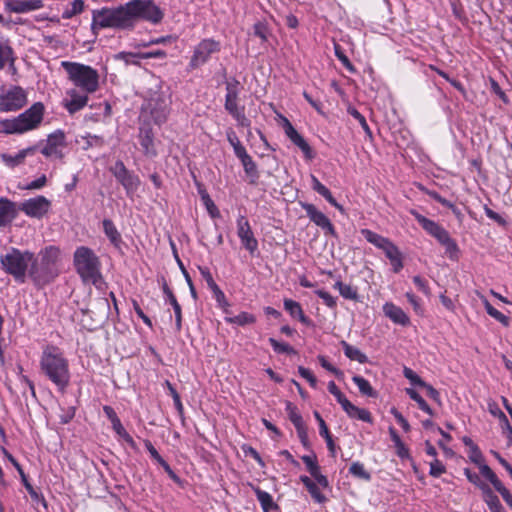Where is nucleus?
<instances>
[{"mask_svg":"<svg viewBox=\"0 0 512 512\" xmlns=\"http://www.w3.org/2000/svg\"><path fill=\"white\" fill-rule=\"evenodd\" d=\"M40 367L45 376L64 393L70 382L67 359L58 347L48 346L42 353Z\"/></svg>","mask_w":512,"mask_h":512,"instance_id":"obj_1","label":"nucleus"},{"mask_svg":"<svg viewBox=\"0 0 512 512\" xmlns=\"http://www.w3.org/2000/svg\"><path fill=\"white\" fill-rule=\"evenodd\" d=\"M102 28L132 29L133 21L127 3L116 8L93 10L91 30L97 35V30Z\"/></svg>","mask_w":512,"mask_h":512,"instance_id":"obj_2","label":"nucleus"},{"mask_svg":"<svg viewBox=\"0 0 512 512\" xmlns=\"http://www.w3.org/2000/svg\"><path fill=\"white\" fill-rule=\"evenodd\" d=\"M73 264L84 283L96 285L102 279L100 261L92 249L86 246L78 247L74 252Z\"/></svg>","mask_w":512,"mask_h":512,"instance_id":"obj_3","label":"nucleus"},{"mask_svg":"<svg viewBox=\"0 0 512 512\" xmlns=\"http://www.w3.org/2000/svg\"><path fill=\"white\" fill-rule=\"evenodd\" d=\"M32 260L33 252L20 251L17 248H11L7 254L0 256L2 269L19 283L25 282L29 262Z\"/></svg>","mask_w":512,"mask_h":512,"instance_id":"obj_4","label":"nucleus"},{"mask_svg":"<svg viewBox=\"0 0 512 512\" xmlns=\"http://www.w3.org/2000/svg\"><path fill=\"white\" fill-rule=\"evenodd\" d=\"M62 66L68 73L70 80L86 93H93L98 89L99 74L94 68L68 61L62 62Z\"/></svg>","mask_w":512,"mask_h":512,"instance_id":"obj_5","label":"nucleus"},{"mask_svg":"<svg viewBox=\"0 0 512 512\" xmlns=\"http://www.w3.org/2000/svg\"><path fill=\"white\" fill-rule=\"evenodd\" d=\"M417 219L418 224L421 225L424 231L445 248V253L449 259L457 260L459 258L460 250L457 242L450 236L449 232L443 226L420 214H418Z\"/></svg>","mask_w":512,"mask_h":512,"instance_id":"obj_6","label":"nucleus"},{"mask_svg":"<svg viewBox=\"0 0 512 512\" xmlns=\"http://www.w3.org/2000/svg\"><path fill=\"white\" fill-rule=\"evenodd\" d=\"M127 8L130 10L133 26L137 19L158 24L164 17V12L153 0H131L127 3Z\"/></svg>","mask_w":512,"mask_h":512,"instance_id":"obj_7","label":"nucleus"},{"mask_svg":"<svg viewBox=\"0 0 512 512\" xmlns=\"http://www.w3.org/2000/svg\"><path fill=\"white\" fill-rule=\"evenodd\" d=\"M58 268H49L33 254V260L29 262L28 276L38 288L50 284L58 276Z\"/></svg>","mask_w":512,"mask_h":512,"instance_id":"obj_8","label":"nucleus"},{"mask_svg":"<svg viewBox=\"0 0 512 512\" xmlns=\"http://www.w3.org/2000/svg\"><path fill=\"white\" fill-rule=\"evenodd\" d=\"M27 103V94L20 86H12L0 94V112L17 111Z\"/></svg>","mask_w":512,"mask_h":512,"instance_id":"obj_9","label":"nucleus"},{"mask_svg":"<svg viewBox=\"0 0 512 512\" xmlns=\"http://www.w3.org/2000/svg\"><path fill=\"white\" fill-rule=\"evenodd\" d=\"M109 171L123 186L128 196L136 192L140 185V180L137 175L126 168L121 160L116 161L115 164L109 168Z\"/></svg>","mask_w":512,"mask_h":512,"instance_id":"obj_10","label":"nucleus"},{"mask_svg":"<svg viewBox=\"0 0 512 512\" xmlns=\"http://www.w3.org/2000/svg\"><path fill=\"white\" fill-rule=\"evenodd\" d=\"M221 49L219 41L208 38L203 39L194 49L193 55L189 62L191 69H196L201 65L205 64L210 56L214 53H218Z\"/></svg>","mask_w":512,"mask_h":512,"instance_id":"obj_11","label":"nucleus"},{"mask_svg":"<svg viewBox=\"0 0 512 512\" xmlns=\"http://www.w3.org/2000/svg\"><path fill=\"white\" fill-rule=\"evenodd\" d=\"M44 110L45 108L43 103L36 102L25 112L21 113L17 117V121L19 126H21L22 131L26 132L37 128L42 122Z\"/></svg>","mask_w":512,"mask_h":512,"instance_id":"obj_12","label":"nucleus"},{"mask_svg":"<svg viewBox=\"0 0 512 512\" xmlns=\"http://www.w3.org/2000/svg\"><path fill=\"white\" fill-rule=\"evenodd\" d=\"M302 208L306 211L307 216L310 220L324 230L326 235L333 237L337 236L334 226L332 225L329 218L321 211H319L315 205L310 203L301 202Z\"/></svg>","mask_w":512,"mask_h":512,"instance_id":"obj_13","label":"nucleus"},{"mask_svg":"<svg viewBox=\"0 0 512 512\" xmlns=\"http://www.w3.org/2000/svg\"><path fill=\"white\" fill-rule=\"evenodd\" d=\"M50 206L51 202L46 197L37 196L21 203L19 209L27 216L39 219L48 212Z\"/></svg>","mask_w":512,"mask_h":512,"instance_id":"obj_14","label":"nucleus"},{"mask_svg":"<svg viewBox=\"0 0 512 512\" xmlns=\"http://www.w3.org/2000/svg\"><path fill=\"white\" fill-rule=\"evenodd\" d=\"M147 108L156 124L160 125L166 121L169 112L168 102L162 94L155 93L148 100Z\"/></svg>","mask_w":512,"mask_h":512,"instance_id":"obj_15","label":"nucleus"},{"mask_svg":"<svg viewBox=\"0 0 512 512\" xmlns=\"http://www.w3.org/2000/svg\"><path fill=\"white\" fill-rule=\"evenodd\" d=\"M237 235L245 249L251 254H254L258 249V241L254 237L249 221L243 215L239 216L237 219Z\"/></svg>","mask_w":512,"mask_h":512,"instance_id":"obj_16","label":"nucleus"},{"mask_svg":"<svg viewBox=\"0 0 512 512\" xmlns=\"http://www.w3.org/2000/svg\"><path fill=\"white\" fill-rule=\"evenodd\" d=\"M65 134L62 130H56L48 135L46 145L41 149V153L46 157L55 156L63 158L64 155L59 147H65Z\"/></svg>","mask_w":512,"mask_h":512,"instance_id":"obj_17","label":"nucleus"},{"mask_svg":"<svg viewBox=\"0 0 512 512\" xmlns=\"http://www.w3.org/2000/svg\"><path fill=\"white\" fill-rule=\"evenodd\" d=\"M44 6L42 0H6L5 9L14 13H26Z\"/></svg>","mask_w":512,"mask_h":512,"instance_id":"obj_18","label":"nucleus"},{"mask_svg":"<svg viewBox=\"0 0 512 512\" xmlns=\"http://www.w3.org/2000/svg\"><path fill=\"white\" fill-rule=\"evenodd\" d=\"M19 207L8 198H0V227H6L18 216Z\"/></svg>","mask_w":512,"mask_h":512,"instance_id":"obj_19","label":"nucleus"},{"mask_svg":"<svg viewBox=\"0 0 512 512\" xmlns=\"http://www.w3.org/2000/svg\"><path fill=\"white\" fill-rule=\"evenodd\" d=\"M226 84V96H225V104L224 107L226 111L232 112L238 107V96H239V86L240 82L236 78H232L225 82Z\"/></svg>","mask_w":512,"mask_h":512,"instance_id":"obj_20","label":"nucleus"},{"mask_svg":"<svg viewBox=\"0 0 512 512\" xmlns=\"http://www.w3.org/2000/svg\"><path fill=\"white\" fill-rule=\"evenodd\" d=\"M139 139L144 154L147 157H155L157 155V151L154 146V134L150 126L145 125L140 127Z\"/></svg>","mask_w":512,"mask_h":512,"instance_id":"obj_21","label":"nucleus"},{"mask_svg":"<svg viewBox=\"0 0 512 512\" xmlns=\"http://www.w3.org/2000/svg\"><path fill=\"white\" fill-rule=\"evenodd\" d=\"M144 444H145V447L146 449L148 450V452L150 453L151 457L157 461V463L159 465H161L163 467V469L165 470V472L168 474V476L170 477V479H172L175 483H180L181 480L179 478V476L172 470V468L170 467V465L162 458V456L158 453V451L155 449V447L153 446V444L151 443V441L149 440H145L144 441Z\"/></svg>","mask_w":512,"mask_h":512,"instance_id":"obj_22","label":"nucleus"},{"mask_svg":"<svg viewBox=\"0 0 512 512\" xmlns=\"http://www.w3.org/2000/svg\"><path fill=\"white\" fill-rule=\"evenodd\" d=\"M162 280H163L162 290H163L164 294L167 296L169 303L173 307V310H174V313H175L176 331L179 332L181 330V328H182V311H181V306L178 303V301H177L175 295L173 294L172 290L169 288L166 280L164 278H162Z\"/></svg>","mask_w":512,"mask_h":512,"instance_id":"obj_23","label":"nucleus"},{"mask_svg":"<svg viewBox=\"0 0 512 512\" xmlns=\"http://www.w3.org/2000/svg\"><path fill=\"white\" fill-rule=\"evenodd\" d=\"M383 312L386 317H388L396 324L405 326L410 322L409 317L406 315V313L400 307L394 305L393 303H386L383 306Z\"/></svg>","mask_w":512,"mask_h":512,"instance_id":"obj_24","label":"nucleus"},{"mask_svg":"<svg viewBox=\"0 0 512 512\" xmlns=\"http://www.w3.org/2000/svg\"><path fill=\"white\" fill-rule=\"evenodd\" d=\"M284 308L291 317L297 318L302 324L306 326L313 325L312 321L304 314L302 307L298 302L292 299H285Z\"/></svg>","mask_w":512,"mask_h":512,"instance_id":"obj_25","label":"nucleus"},{"mask_svg":"<svg viewBox=\"0 0 512 512\" xmlns=\"http://www.w3.org/2000/svg\"><path fill=\"white\" fill-rule=\"evenodd\" d=\"M382 250L384 251L386 257L390 260L391 265L393 266V271L395 273L399 272L402 269L403 264L398 248L391 241H389V243L384 248H382Z\"/></svg>","mask_w":512,"mask_h":512,"instance_id":"obj_26","label":"nucleus"},{"mask_svg":"<svg viewBox=\"0 0 512 512\" xmlns=\"http://www.w3.org/2000/svg\"><path fill=\"white\" fill-rule=\"evenodd\" d=\"M39 256L38 260L43 264L48 265L49 268H57L60 250L55 246H48L40 252Z\"/></svg>","mask_w":512,"mask_h":512,"instance_id":"obj_27","label":"nucleus"},{"mask_svg":"<svg viewBox=\"0 0 512 512\" xmlns=\"http://www.w3.org/2000/svg\"><path fill=\"white\" fill-rule=\"evenodd\" d=\"M483 493V500L489 507L491 512H502L503 506L498 498V496L493 492V490L489 486H485Z\"/></svg>","mask_w":512,"mask_h":512,"instance_id":"obj_28","label":"nucleus"},{"mask_svg":"<svg viewBox=\"0 0 512 512\" xmlns=\"http://www.w3.org/2000/svg\"><path fill=\"white\" fill-rule=\"evenodd\" d=\"M241 164L244 168L247 177L249 178V183L252 185L257 184L260 175L257 169V165L253 161L252 157L250 155L246 158L244 157V159L241 160Z\"/></svg>","mask_w":512,"mask_h":512,"instance_id":"obj_29","label":"nucleus"},{"mask_svg":"<svg viewBox=\"0 0 512 512\" xmlns=\"http://www.w3.org/2000/svg\"><path fill=\"white\" fill-rule=\"evenodd\" d=\"M350 418L359 419L361 421L371 423L372 416L367 409H362L350 403L349 406L344 410Z\"/></svg>","mask_w":512,"mask_h":512,"instance_id":"obj_30","label":"nucleus"},{"mask_svg":"<svg viewBox=\"0 0 512 512\" xmlns=\"http://www.w3.org/2000/svg\"><path fill=\"white\" fill-rule=\"evenodd\" d=\"M87 101V95H78L76 92H73L71 94V100L66 103L65 107L67 108L70 114H74L75 112L85 107Z\"/></svg>","mask_w":512,"mask_h":512,"instance_id":"obj_31","label":"nucleus"},{"mask_svg":"<svg viewBox=\"0 0 512 512\" xmlns=\"http://www.w3.org/2000/svg\"><path fill=\"white\" fill-rule=\"evenodd\" d=\"M341 345L344 350V354L351 360H356L361 364L368 362V357L362 353L358 348L348 344L346 341H342Z\"/></svg>","mask_w":512,"mask_h":512,"instance_id":"obj_32","label":"nucleus"},{"mask_svg":"<svg viewBox=\"0 0 512 512\" xmlns=\"http://www.w3.org/2000/svg\"><path fill=\"white\" fill-rule=\"evenodd\" d=\"M418 392H421L422 395L431 399L437 404H441L439 392L433 386L423 381L420 377H418Z\"/></svg>","mask_w":512,"mask_h":512,"instance_id":"obj_33","label":"nucleus"},{"mask_svg":"<svg viewBox=\"0 0 512 512\" xmlns=\"http://www.w3.org/2000/svg\"><path fill=\"white\" fill-rule=\"evenodd\" d=\"M283 129L286 136L290 139V141L299 147L306 140L298 133V131L293 127L291 122L287 118H283Z\"/></svg>","mask_w":512,"mask_h":512,"instance_id":"obj_34","label":"nucleus"},{"mask_svg":"<svg viewBox=\"0 0 512 512\" xmlns=\"http://www.w3.org/2000/svg\"><path fill=\"white\" fill-rule=\"evenodd\" d=\"M102 224L105 235L109 238L112 244L118 246L121 243V235L113 221L110 219H104Z\"/></svg>","mask_w":512,"mask_h":512,"instance_id":"obj_35","label":"nucleus"},{"mask_svg":"<svg viewBox=\"0 0 512 512\" xmlns=\"http://www.w3.org/2000/svg\"><path fill=\"white\" fill-rule=\"evenodd\" d=\"M334 288L339 290L340 295L349 300L360 301V296L358 294L357 288L352 287L351 285L344 284L342 281H337L334 284Z\"/></svg>","mask_w":512,"mask_h":512,"instance_id":"obj_36","label":"nucleus"},{"mask_svg":"<svg viewBox=\"0 0 512 512\" xmlns=\"http://www.w3.org/2000/svg\"><path fill=\"white\" fill-rule=\"evenodd\" d=\"M361 233L369 243L380 249L384 248L390 241L388 238H385L369 229H363Z\"/></svg>","mask_w":512,"mask_h":512,"instance_id":"obj_37","label":"nucleus"},{"mask_svg":"<svg viewBox=\"0 0 512 512\" xmlns=\"http://www.w3.org/2000/svg\"><path fill=\"white\" fill-rule=\"evenodd\" d=\"M352 380L358 386L361 394L372 398L377 397V392L372 388L369 381H367L365 378L359 375H355L353 376Z\"/></svg>","mask_w":512,"mask_h":512,"instance_id":"obj_38","label":"nucleus"},{"mask_svg":"<svg viewBox=\"0 0 512 512\" xmlns=\"http://www.w3.org/2000/svg\"><path fill=\"white\" fill-rule=\"evenodd\" d=\"M13 54V49L8 44L0 41V70L5 67L7 62H9L10 66H13L15 62Z\"/></svg>","mask_w":512,"mask_h":512,"instance_id":"obj_39","label":"nucleus"},{"mask_svg":"<svg viewBox=\"0 0 512 512\" xmlns=\"http://www.w3.org/2000/svg\"><path fill=\"white\" fill-rule=\"evenodd\" d=\"M113 430L116 434L122 438L132 449H136V443L133 438L129 435V433L123 427L120 419L116 420V422L111 423Z\"/></svg>","mask_w":512,"mask_h":512,"instance_id":"obj_40","label":"nucleus"},{"mask_svg":"<svg viewBox=\"0 0 512 512\" xmlns=\"http://www.w3.org/2000/svg\"><path fill=\"white\" fill-rule=\"evenodd\" d=\"M484 306L487 314L493 317L495 320L499 321L504 326H509L510 319L505 316L503 313L494 308L488 300L484 301Z\"/></svg>","mask_w":512,"mask_h":512,"instance_id":"obj_41","label":"nucleus"},{"mask_svg":"<svg viewBox=\"0 0 512 512\" xmlns=\"http://www.w3.org/2000/svg\"><path fill=\"white\" fill-rule=\"evenodd\" d=\"M172 245V248H173V252H174V255H175V258H176V261L179 265V268L181 269L182 273H183V276L189 286V289H190V293H191V296L194 298V299H197V292H196V289L194 287V284H193V281L188 273V271L186 270V268L184 267L182 261L180 260L179 256L177 255V251H176V248H175V245L173 243H171Z\"/></svg>","mask_w":512,"mask_h":512,"instance_id":"obj_42","label":"nucleus"},{"mask_svg":"<svg viewBox=\"0 0 512 512\" xmlns=\"http://www.w3.org/2000/svg\"><path fill=\"white\" fill-rule=\"evenodd\" d=\"M2 132L6 134H20L23 133L21 126L17 121V117L14 119H5L0 121Z\"/></svg>","mask_w":512,"mask_h":512,"instance_id":"obj_43","label":"nucleus"},{"mask_svg":"<svg viewBox=\"0 0 512 512\" xmlns=\"http://www.w3.org/2000/svg\"><path fill=\"white\" fill-rule=\"evenodd\" d=\"M286 411L296 429L305 425L302 416L297 412V408L293 403L286 402Z\"/></svg>","mask_w":512,"mask_h":512,"instance_id":"obj_44","label":"nucleus"},{"mask_svg":"<svg viewBox=\"0 0 512 512\" xmlns=\"http://www.w3.org/2000/svg\"><path fill=\"white\" fill-rule=\"evenodd\" d=\"M225 321L231 324H237L240 326H244L247 324H252L255 322V317L252 314L247 312H242L234 317H226Z\"/></svg>","mask_w":512,"mask_h":512,"instance_id":"obj_45","label":"nucleus"},{"mask_svg":"<svg viewBox=\"0 0 512 512\" xmlns=\"http://www.w3.org/2000/svg\"><path fill=\"white\" fill-rule=\"evenodd\" d=\"M481 475L486 478L495 488L500 487L502 485V482L498 479L497 475L492 471V469L486 465L482 464L479 466Z\"/></svg>","mask_w":512,"mask_h":512,"instance_id":"obj_46","label":"nucleus"},{"mask_svg":"<svg viewBox=\"0 0 512 512\" xmlns=\"http://www.w3.org/2000/svg\"><path fill=\"white\" fill-rule=\"evenodd\" d=\"M269 343L273 347L274 351L279 354H293L296 355L297 351L288 343H282L274 338H269Z\"/></svg>","mask_w":512,"mask_h":512,"instance_id":"obj_47","label":"nucleus"},{"mask_svg":"<svg viewBox=\"0 0 512 512\" xmlns=\"http://www.w3.org/2000/svg\"><path fill=\"white\" fill-rule=\"evenodd\" d=\"M328 390L329 392L335 396V398L337 399L338 403L342 406L343 410L346 409L347 406H349V404L351 403L346 397L345 395L339 390V388L337 387V385L335 384L334 381H330L328 383Z\"/></svg>","mask_w":512,"mask_h":512,"instance_id":"obj_48","label":"nucleus"},{"mask_svg":"<svg viewBox=\"0 0 512 512\" xmlns=\"http://www.w3.org/2000/svg\"><path fill=\"white\" fill-rule=\"evenodd\" d=\"M301 459L305 463L306 468L311 476H313L320 470V466L317 461V456L314 452H312L311 455H303Z\"/></svg>","mask_w":512,"mask_h":512,"instance_id":"obj_49","label":"nucleus"},{"mask_svg":"<svg viewBox=\"0 0 512 512\" xmlns=\"http://www.w3.org/2000/svg\"><path fill=\"white\" fill-rule=\"evenodd\" d=\"M71 6V9H67L63 12V19H71L75 15L80 14L84 10L85 4L83 0H73Z\"/></svg>","mask_w":512,"mask_h":512,"instance_id":"obj_50","label":"nucleus"},{"mask_svg":"<svg viewBox=\"0 0 512 512\" xmlns=\"http://www.w3.org/2000/svg\"><path fill=\"white\" fill-rule=\"evenodd\" d=\"M349 472L354 477H357L359 479H363V480H366V481L371 479L370 473L365 470L363 464H361L360 462L352 463V465L349 468Z\"/></svg>","mask_w":512,"mask_h":512,"instance_id":"obj_51","label":"nucleus"},{"mask_svg":"<svg viewBox=\"0 0 512 512\" xmlns=\"http://www.w3.org/2000/svg\"><path fill=\"white\" fill-rule=\"evenodd\" d=\"M348 113L354 117L358 122L359 124L361 125V127L363 128V130L365 131V133L369 136V137H372V132L368 126V123L365 119V117L354 107H351L349 106L348 109H347Z\"/></svg>","mask_w":512,"mask_h":512,"instance_id":"obj_52","label":"nucleus"},{"mask_svg":"<svg viewBox=\"0 0 512 512\" xmlns=\"http://www.w3.org/2000/svg\"><path fill=\"white\" fill-rule=\"evenodd\" d=\"M404 375L406 378H408L410 380V382L413 386L411 388H407L406 392L412 400L416 401V387H415L416 386V373L412 369L405 367Z\"/></svg>","mask_w":512,"mask_h":512,"instance_id":"obj_53","label":"nucleus"},{"mask_svg":"<svg viewBox=\"0 0 512 512\" xmlns=\"http://www.w3.org/2000/svg\"><path fill=\"white\" fill-rule=\"evenodd\" d=\"M212 292H213V296H214L218 306L223 309L225 314H229L230 311L228 308H229L230 304L228 303L223 291L218 287V288L214 289Z\"/></svg>","mask_w":512,"mask_h":512,"instance_id":"obj_54","label":"nucleus"},{"mask_svg":"<svg viewBox=\"0 0 512 512\" xmlns=\"http://www.w3.org/2000/svg\"><path fill=\"white\" fill-rule=\"evenodd\" d=\"M200 194H201V199L203 200V203L206 206L211 217H213V218L218 217L219 210L216 207V205L214 204V202L212 201V199L210 198V196L208 195V193L206 191H203V192L200 191Z\"/></svg>","mask_w":512,"mask_h":512,"instance_id":"obj_55","label":"nucleus"},{"mask_svg":"<svg viewBox=\"0 0 512 512\" xmlns=\"http://www.w3.org/2000/svg\"><path fill=\"white\" fill-rule=\"evenodd\" d=\"M320 435L326 440L327 448L332 453V455L335 454V443L332 439V436L329 432V429L325 422L321 423V428L319 429Z\"/></svg>","mask_w":512,"mask_h":512,"instance_id":"obj_56","label":"nucleus"},{"mask_svg":"<svg viewBox=\"0 0 512 512\" xmlns=\"http://www.w3.org/2000/svg\"><path fill=\"white\" fill-rule=\"evenodd\" d=\"M306 489L315 502L322 504L327 501V497L320 491L318 485L314 481Z\"/></svg>","mask_w":512,"mask_h":512,"instance_id":"obj_57","label":"nucleus"},{"mask_svg":"<svg viewBox=\"0 0 512 512\" xmlns=\"http://www.w3.org/2000/svg\"><path fill=\"white\" fill-rule=\"evenodd\" d=\"M244 109V106H242L235 111L229 112V114L237 121L239 126L249 127L250 120L245 116Z\"/></svg>","mask_w":512,"mask_h":512,"instance_id":"obj_58","label":"nucleus"},{"mask_svg":"<svg viewBox=\"0 0 512 512\" xmlns=\"http://www.w3.org/2000/svg\"><path fill=\"white\" fill-rule=\"evenodd\" d=\"M165 385H166L170 395L173 398L175 408L177 409V411L180 414H182L183 413V405H182L179 393L176 391L174 386L168 380L165 381Z\"/></svg>","mask_w":512,"mask_h":512,"instance_id":"obj_59","label":"nucleus"},{"mask_svg":"<svg viewBox=\"0 0 512 512\" xmlns=\"http://www.w3.org/2000/svg\"><path fill=\"white\" fill-rule=\"evenodd\" d=\"M464 474L467 477V479L469 480V482H471L472 484H474L475 486L480 488L482 492L484 491L485 486H488L486 483H484L480 479V477L477 473L471 471L469 468L464 469Z\"/></svg>","mask_w":512,"mask_h":512,"instance_id":"obj_60","label":"nucleus"},{"mask_svg":"<svg viewBox=\"0 0 512 512\" xmlns=\"http://www.w3.org/2000/svg\"><path fill=\"white\" fill-rule=\"evenodd\" d=\"M1 158L5 162V164H7L10 167H15V166L21 164L25 159L23 156V153H21L20 151L15 156H11L8 154H2Z\"/></svg>","mask_w":512,"mask_h":512,"instance_id":"obj_61","label":"nucleus"},{"mask_svg":"<svg viewBox=\"0 0 512 512\" xmlns=\"http://www.w3.org/2000/svg\"><path fill=\"white\" fill-rule=\"evenodd\" d=\"M335 55L350 72H355L354 66L339 45H335Z\"/></svg>","mask_w":512,"mask_h":512,"instance_id":"obj_62","label":"nucleus"},{"mask_svg":"<svg viewBox=\"0 0 512 512\" xmlns=\"http://www.w3.org/2000/svg\"><path fill=\"white\" fill-rule=\"evenodd\" d=\"M116 59L123 60L126 64L139 65L138 53L120 52L115 56Z\"/></svg>","mask_w":512,"mask_h":512,"instance_id":"obj_63","label":"nucleus"},{"mask_svg":"<svg viewBox=\"0 0 512 512\" xmlns=\"http://www.w3.org/2000/svg\"><path fill=\"white\" fill-rule=\"evenodd\" d=\"M318 360L324 369L333 373L338 379L343 377L344 373L338 368L334 367L331 363H329L324 356H318Z\"/></svg>","mask_w":512,"mask_h":512,"instance_id":"obj_64","label":"nucleus"}]
</instances>
